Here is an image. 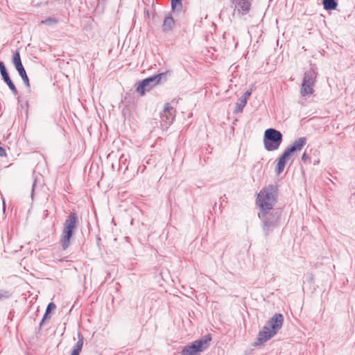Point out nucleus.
I'll return each instance as SVG.
<instances>
[{
  "mask_svg": "<svg viewBox=\"0 0 355 355\" xmlns=\"http://www.w3.org/2000/svg\"><path fill=\"white\" fill-rule=\"evenodd\" d=\"M55 308H56L55 304L53 302H50V303L48 304L47 307H46V311H47V312H49V313H50V311H51V310H54V309H55Z\"/></svg>",
  "mask_w": 355,
  "mask_h": 355,
  "instance_id": "23",
  "label": "nucleus"
},
{
  "mask_svg": "<svg viewBox=\"0 0 355 355\" xmlns=\"http://www.w3.org/2000/svg\"><path fill=\"white\" fill-rule=\"evenodd\" d=\"M8 73L3 62L0 61V73L1 76Z\"/></svg>",
  "mask_w": 355,
  "mask_h": 355,
  "instance_id": "22",
  "label": "nucleus"
},
{
  "mask_svg": "<svg viewBox=\"0 0 355 355\" xmlns=\"http://www.w3.org/2000/svg\"><path fill=\"white\" fill-rule=\"evenodd\" d=\"M6 155V150L0 146V156L3 157Z\"/></svg>",
  "mask_w": 355,
  "mask_h": 355,
  "instance_id": "27",
  "label": "nucleus"
},
{
  "mask_svg": "<svg viewBox=\"0 0 355 355\" xmlns=\"http://www.w3.org/2000/svg\"><path fill=\"white\" fill-rule=\"evenodd\" d=\"M308 159H309V155L306 153H304L302 155V160L304 162H305Z\"/></svg>",
  "mask_w": 355,
  "mask_h": 355,
  "instance_id": "25",
  "label": "nucleus"
},
{
  "mask_svg": "<svg viewBox=\"0 0 355 355\" xmlns=\"http://www.w3.org/2000/svg\"><path fill=\"white\" fill-rule=\"evenodd\" d=\"M1 77L3 81L6 83V84L8 85V87L12 92V93L15 96H16L18 94L17 89L14 83H12V81L11 80V79L10 78L8 73H6L5 74H3L1 75Z\"/></svg>",
  "mask_w": 355,
  "mask_h": 355,
  "instance_id": "12",
  "label": "nucleus"
},
{
  "mask_svg": "<svg viewBox=\"0 0 355 355\" xmlns=\"http://www.w3.org/2000/svg\"><path fill=\"white\" fill-rule=\"evenodd\" d=\"M306 144V138L304 137H300L296 139L291 146L288 147V148L293 153L294 152L300 151Z\"/></svg>",
  "mask_w": 355,
  "mask_h": 355,
  "instance_id": "9",
  "label": "nucleus"
},
{
  "mask_svg": "<svg viewBox=\"0 0 355 355\" xmlns=\"http://www.w3.org/2000/svg\"><path fill=\"white\" fill-rule=\"evenodd\" d=\"M322 3L326 10H334L338 5L336 0H323Z\"/></svg>",
  "mask_w": 355,
  "mask_h": 355,
  "instance_id": "15",
  "label": "nucleus"
},
{
  "mask_svg": "<svg viewBox=\"0 0 355 355\" xmlns=\"http://www.w3.org/2000/svg\"><path fill=\"white\" fill-rule=\"evenodd\" d=\"M49 318H50L49 312L46 311L44 315V316H43V318H42V321L40 322V326H42L44 324V321L46 320L49 319Z\"/></svg>",
  "mask_w": 355,
  "mask_h": 355,
  "instance_id": "24",
  "label": "nucleus"
},
{
  "mask_svg": "<svg viewBox=\"0 0 355 355\" xmlns=\"http://www.w3.org/2000/svg\"><path fill=\"white\" fill-rule=\"evenodd\" d=\"M83 342H84V337L83 336L78 333V341L76 343V345L73 347V350L71 352V355H79L83 346Z\"/></svg>",
  "mask_w": 355,
  "mask_h": 355,
  "instance_id": "10",
  "label": "nucleus"
},
{
  "mask_svg": "<svg viewBox=\"0 0 355 355\" xmlns=\"http://www.w3.org/2000/svg\"><path fill=\"white\" fill-rule=\"evenodd\" d=\"M286 165V162L280 158H279L277 166L276 171L278 174H280L284 169Z\"/></svg>",
  "mask_w": 355,
  "mask_h": 355,
  "instance_id": "18",
  "label": "nucleus"
},
{
  "mask_svg": "<svg viewBox=\"0 0 355 355\" xmlns=\"http://www.w3.org/2000/svg\"><path fill=\"white\" fill-rule=\"evenodd\" d=\"M278 189L275 185L270 184L260 190L256 203L259 209L258 216L262 223V229L266 236L271 233L279 223L281 211L274 207L277 202Z\"/></svg>",
  "mask_w": 355,
  "mask_h": 355,
  "instance_id": "1",
  "label": "nucleus"
},
{
  "mask_svg": "<svg viewBox=\"0 0 355 355\" xmlns=\"http://www.w3.org/2000/svg\"><path fill=\"white\" fill-rule=\"evenodd\" d=\"M3 297H5V295H3V294H1V293H0V300H1V298H3Z\"/></svg>",
  "mask_w": 355,
  "mask_h": 355,
  "instance_id": "28",
  "label": "nucleus"
},
{
  "mask_svg": "<svg viewBox=\"0 0 355 355\" xmlns=\"http://www.w3.org/2000/svg\"><path fill=\"white\" fill-rule=\"evenodd\" d=\"M175 25V21L173 18L171 16L166 17L163 25H162V30L164 32H168L169 31H171Z\"/></svg>",
  "mask_w": 355,
  "mask_h": 355,
  "instance_id": "11",
  "label": "nucleus"
},
{
  "mask_svg": "<svg viewBox=\"0 0 355 355\" xmlns=\"http://www.w3.org/2000/svg\"><path fill=\"white\" fill-rule=\"evenodd\" d=\"M284 317L281 313H275L263 327L258 334L256 345L263 344L272 338L282 328Z\"/></svg>",
  "mask_w": 355,
  "mask_h": 355,
  "instance_id": "2",
  "label": "nucleus"
},
{
  "mask_svg": "<svg viewBox=\"0 0 355 355\" xmlns=\"http://www.w3.org/2000/svg\"><path fill=\"white\" fill-rule=\"evenodd\" d=\"M78 224V216L76 213H71L65 220L62 231L60 243L64 250L70 245V239L74 234Z\"/></svg>",
  "mask_w": 355,
  "mask_h": 355,
  "instance_id": "4",
  "label": "nucleus"
},
{
  "mask_svg": "<svg viewBox=\"0 0 355 355\" xmlns=\"http://www.w3.org/2000/svg\"><path fill=\"white\" fill-rule=\"evenodd\" d=\"M59 21L58 19L55 17H48L46 19L42 20L40 24L53 26Z\"/></svg>",
  "mask_w": 355,
  "mask_h": 355,
  "instance_id": "17",
  "label": "nucleus"
},
{
  "mask_svg": "<svg viewBox=\"0 0 355 355\" xmlns=\"http://www.w3.org/2000/svg\"><path fill=\"white\" fill-rule=\"evenodd\" d=\"M250 0H238V7L241 8L245 13L250 9Z\"/></svg>",
  "mask_w": 355,
  "mask_h": 355,
  "instance_id": "14",
  "label": "nucleus"
},
{
  "mask_svg": "<svg viewBox=\"0 0 355 355\" xmlns=\"http://www.w3.org/2000/svg\"><path fill=\"white\" fill-rule=\"evenodd\" d=\"M182 6V4L181 0H171V8L173 10H175L176 8L180 10Z\"/></svg>",
  "mask_w": 355,
  "mask_h": 355,
  "instance_id": "20",
  "label": "nucleus"
},
{
  "mask_svg": "<svg viewBox=\"0 0 355 355\" xmlns=\"http://www.w3.org/2000/svg\"><path fill=\"white\" fill-rule=\"evenodd\" d=\"M17 71L19 72V76H21L23 82L24 83L25 85L29 88L30 87V83L29 79L28 78V76L26 74V72L25 71L24 67L22 66L21 67H19L16 69Z\"/></svg>",
  "mask_w": 355,
  "mask_h": 355,
  "instance_id": "13",
  "label": "nucleus"
},
{
  "mask_svg": "<svg viewBox=\"0 0 355 355\" xmlns=\"http://www.w3.org/2000/svg\"><path fill=\"white\" fill-rule=\"evenodd\" d=\"M211 340V335L207 334L193 341L191 344L186 345L183 348L181 355H200L201 352L209 347Z\"/></svg>",
  "mask_w": 355,
  "mask_h": 355,
  "instance_id": "5",
  "label": "nucleus"
},
{
  "mask_svg": "<svg viewBox=\"0 0 355 355\" xmlns=\"http://www.w3.org/2000/svg\"><path fill=\"white\" fill-rule=\"evenodd\" d=\"M12 62L16 69L23 66L21 61L20 55H19V51H16L14 53L13 58H12Z\"/></svg>",
  "mask_w": 355,
  "mask_h": 355,
  "instance_id": "16",
  "label": "nucleus"
},
{
  "mask_svg": "<svg viewBox=\"0 0 355 355\" xmlns=\"http://www.w3.org/2000/svg\"><path fill=\"white\" fill-rule=\"evenodd\" d=\"M283 140V135L280 131L274 128L266 130L263 136V145L268 151L277 150Z\"/></svg>",
  "mask_w": 355,
  "mask_h": 355,
  "instance_id": "6",
  "label": "nucleus"
},
{
  "mask_svg": "<svg viewBox=\"0 0 355 355\" xmlns=\"http://www.w3.org/2000/svg\"><path fill=\"white\" fill-rule=\"evenodd\" d=\"M251 95V91H247L245 92V94H243V96L242 97V98H245L247 100V98Z\"/></svg>",
  "mask_w": 355,
  "mask_h": 355,
  "instance_id": "26",
  "label": "nucleus"
},
{
  "mask_svg": "<svg viewBox=\"0 0 355 355\" xmlns=\"http://www.w3.org/2000/svg\"><path fill=\"white\" fill-rule=\"evenodd\" d=\"M291 153H292L287 148L279 158L284 160L286 162V161L289 159V157L291 156Z\"/></svg>",
  "mask_w": 355,
  "mask_h": 355,
  "instance_id": "21",
  "label": "nucleus"
},
{
  "mask_svg": "<svg viewBox=\"0 0 355 355\" xmlns=\"http://www.w3.org/2000/svg\"><path fill=\"white\" fill-rule=\"evenodd\" d=\"M318 76L317 68L315 64H311V68L306 71L303 76L302 83L300 89L302 97H310L314 92V87Z\"/></svg>",
  "mask_w": 355,
  "mask_h": 355,
  "instance_id": "3",
  "label": "nucleus"
},
{
  "mask_svg": "<svg viewBox=\"0 0 355 355\" xmlns=\"http://www.w3.org/2000/svg\"><path fill=\"white\" fill-rule=\"evenodd\" d=\"M175 110L170 103H166L163 112L161 113V125L167 128L173 121Z\"/></svg>",
  "mask_w": 355,
  "mask_h": 355,
  "instance_id": "8",
  "label": "nucleus"
},
{
  "mask_svg": "<svg viewBox=\"0 0 355 355\" xmlns=\"http://www.w3.org/2000/svg\"><path fill=\"white\" fill-rule=\"evenodd\" d=\"M167 72L161 73L157 75L143 80L137 86V92L143 96L146 91L151 89L153 87L159 83L163 78H166Z\"/></svg>",
  "mask_w": 355,
  "mask_h": 355,
  "instance_id": "7",
  "label": "nucleus"
},
{
  "mask_svg": "<svg viewBox=\"0 0 355 355\" xmlns=\"http://www.w3.org/2000/svg\"><path fill=\"white\" fill-rule=\"evenodd\" d=\"M240 101H241L240 103H236V110H235V112H241L247 103V101L245 98H241Z\"/></svg>",
  "mask_w": 355,
  "mask_h": 355,
  "instance_id": "19",
  "label": "nucleus"
}]
</instances>
